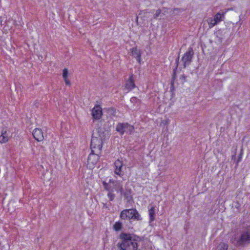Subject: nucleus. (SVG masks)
I'll return each mask as SVG.
<instances>
[{"instance_id":"7ed1b4c3","label":"nucleus","mask_w":250,"mask_h":250,"mask_svg":"<svg viewBox=\"0 0 250 250\" xmlns=\"http://www.w3.org/2000/svg\"><path fill=\"white\" fill-rule=\"evenodd\" d=\"M103 136L98 135V136L93 135L91 141V149L92 152L100 153L102 150L104 142Z\"/></svg>"},{"instance_id":"b1692460","label":"nucleus","mask_w":250,"mask_h":250,"mask_svg":"<svg viewBox=\"0 0 250 250\" xmlns=\"http://www.w3.org/2000/svg\"><path fill=\"white\" fill-rule=\"evenodd\" d=\"M225 13H226V12H225V13L223 14V15H224V14H225Z\"/></svg>"},{"instance_id":"6ab92c4d","label":"nucleus","mask_w":250,"mask_h":250,"mask_svg":"<svg viewBox=\"0 0 250 250\" xmlns=\"http://www.w3.org/2000/svg\"><path fill=\"white\" fill-rule=\"evenodd\" d=\"M122 224L121 222L118 221L115 223L113 226V228L116 231H119L122 229Z\"/></svg>"},{"instance_id":"4468645a","label":"nucleus","mask_w":250,"mask_h":250,"mask_svg":"<svg viewBox=\"0 0 250 250\" xmlns=\"http://www.w3.org/2000/svg\"><path fill=\"white\" fill-rule=\"evenodd\" d=\"M9 138V132L7 131L2 130L1 131V134L0 136V142L1 143H5L7 142Z\"/></svg>"},{"instance_id":"dca6fc26","label":"nucleus","mask_w":250,"mask_h":250,"mask_svg":"<svg viewBox=\"0 0 250 250\" xmlns=\"http://www.w3.org/2000/svg\"><path fill=\"white\" fill-rule=\"evenodd\" d=\"M68 71L67 69L65 68L63 70L62 77L64 79L65 83L66 85H70V82L68 79Z\"/></svg>"},{"instance_id":"f257e3e1","label":"nucleus","mask_w":250,"mask_h":250,"mask_svg":"<svg viewBox=\"0 0 250 250\" xmlns=\"http://www.w3.org/2000/svg\"><path fill=\"white\" fill-rule=\"evenodd\" d=\"M103 184L104 188L108 191L107 196L110 200L112 201L114 199L115 191L123 195L127 202L131 200V190L126 188L124 190L122 185L118 182L110 179L108 183L103 181Z\"/></svg>"},{"instance_id":"f8f14e48","label":"nucleus","mask_w":250,"mask_h":250,"mask_svg":"<svg viewBox=\"0 0 250 250\" xmlns=\"http://www.w3.org/2000/svg\"><path fill=\"white\" fill-rule=\"evenodd\" d=\"M135 87V85L134 81H133V76L131 75L130 76L129 79L127 81V82L125 84V88L128 91H130V90H132V89L134 88Z\"/></svg>"},{"instance_id":"4be33fe9","label":"nucleus","mask_w":250,"mask_h":250,"mask_svg":"<svg viewBox=\"0 0 250 250\" xmlns=\"http://www.w3.org/2000/svg\"><path fill=\"white\" fill-rule=\"evenodd\" d=\"M161 12L160 10H157L156 11V13L154 15V18H159V17H161L162 16L161 15Z\"/></svg>"},{"instance_id":"f3484780","label":"nucleus","mask_w":250,"mask_h":250,"mask_svg":"<svg viewBox=\"0 0 250 250\" xmlns=\"http://www.w3.org/2000/svg\"><path fill=\"white\" fill-rule=\"evenodd\" d=\"M133 131L134 127L132 125L126 123L125 132H126L128 134H132Z\"/></svg>"},{"instance_id":"f03ea898","label":"nucleus","mask_w":250,"mask_h":250,"mask_svg":"<svg viewBox=\"0 0 250 250\" xmlns=\"http://www.w3.org/2000/svg\"><path fill=\"white\" fill-rule=\"evenodd\" d=\"M120 238L121 242L117 245L120 250H137L138 237L130 233H122L120 235Z\"/></svg>"},{"instance_id":"9d476101","label":"nucleus","mask_w":250,"mask_h":250,"mask_svg":"<svg viewBox=\"0 0 250 250\" xmlns=\"http://www.w3.org/2000/svg\"><path fill=\"white\" fill-rule=\"evenodd\" d=\"M123 162L119 160H117L114 163L115 170L114 172L116 174L120 176L122 175V168L123 167Z\"/></svg>"},{"instance_id":"6e6552de","label":"nucleus","mask_w":250,"mask_h":250,"mask_svg":"<svg viewBox=\"0 0 250 250\" xmlns=\"http://www.w3.org/2000/svg\"><path fill=\"white\" fill-rule=\"evenodd\" d=\"M193 54V52L192 49H190L184 54L183 57H182V61L184 63L185 66L189 63L191 60Z\"/></svg>"},{"instance_id":"2eb2a0df","label":"nucleus","mask_w":250,"mask_h":250,"mask_svg":"<svg viewBox=\"0 0 250 250\" xmlns=\"http://www.w3.org/2000/svg\"><path fill=\"white\" fill-rule=\"evenodd\" d=\"M126 123H119L117 125L116 130L123 135L125 132Z\"/></svg>"},{"instance_id":"39448f33","label":"nucleus","mask_w":250,"mask_h":250,"mask_svg":"<svg viewBox=\"0 0 250 250\" xmlns=\"http://www.w3.org/2000/svg\"><path fill=\"white\" fill-rule=\"evenodd\" d=\"M232 239L234 244L243 245L250 242V234L248 232L237 233L233 237Z\"/></svg>"},{"instance_id":"20e7f679","label":"nucleus","mask_w":250,"mask_h":250,"mask_svg":"<svg viewBox=\"0 0 250 250\" xmlns=\"http://www.w3.org/2000/svg\"><path fill=\"white\" fill-rule=\"evenodd\" d=\"M120 217L122 219H128L133 220H141V215L136 209H128L123 210L120 214Z\"/></svg>"},{"instance_id":"ddd939ff","label":"nucleus","mask_w":250,"mask_h":250,"mask_svg":"<svg viewBox=\"0 0 250 250\" xmlns=\"http://www.w3.org/2000/svg\"><path fill=\"white\" fill-rule=\"evenodd\" d=\"M148 214L149 218V222H153L155 217V213H156V208L155 207H148Z\"/></svg>"},{"instance_id":"1a4fd4ad","label":"nucleus","mask_w":250,"mask_h":250,"mask_svg":"<svg viewBox=\"0 0 250 250\" xmlns=\"http://www.w3.org/2000/svg\"><path fill=\"white\" fill-rule=\"evenodd\" d=\"M32 134L34 138L38 141H41L43 139V132L41 129H35Z\"/></svg>"},{"instance_id":"412c9836","label":"nucleus","mask_w":250,"mask_h":250,"mask_svg":"<svg viewBox=\"0 0 250 250\" xmlns=\"http://www.w3.org/2000/svg\"><path fill=\"white\" fill-rule=\"evenodd\" d=\"M208 24H209V26L210 27H213L216 23V22H215V21H214V18L213 19H209L208 20Z\"/></svg>"},{"instance_id":"a211bd4d","label":"nucleus","mask_w":250,"mask_h":250,"mask_svg":"<svg viewBox=\"0 0 250 250\" xmlns=\"http://www.w3.org/2000/svg\"><path fill=\"white\" fill-rule=\"evenodd\" d=\"M223 17V14H221L220 13H218L215 15L214 17V21H215L216 23H217L222 20V18Z\"/></svg>"},{"instance_id":"5701e85b","label":"nucleus","mask_w":250,"mask_h":250,"mask_svg":"<svg viewBox=\"0 0 250 250\" xmlns=\"http://www.w3.org/2000/svg\"><path fill=\"white\" fill-rule=\"evenodd\" d=\"M110 110H111V111H113V112H114V110H113V109H110Z\"/></svg>"},{"instance_id":"423d86ee","label":"nucleus","mask_w":250,"mask_h":250,"mask_svg":"<svg viewBox=\"0 0 250 250\" xmlns=\"http://www.w3.org/2000/svg\"><path fill=\"white\" fill-rule=\"evenodd\" d=\"M92 152L89 155L87 159V166L89 169H93L99 159L98 154H96Z\"/></svg>"},{"instance_id":"9b49d317","label":"nucleus","mask_w":250,"mask_h":250,"mask_svg":"<svg viewBox=\"0 0 250 250\" xmlns=\"http://www.w3.org/2000/svg\"><path fill=\"white\" fill-rule=\"evenodd\" d=\"M131 53L132 55L136 59L137 62L141 63V51L140 49H139L137 48H132L131 49Z\"/></svg>"},{"instance_id":"aec40b11","label":"nucleus","mask_w":250,"mask_h":250,"mask_svg":"<svg viewBox=\"0 0 250 250\" xmlns=\"http://www.w3.org/2000/svg\"><path fill=\"white\" fill-rule=\"evenodd\" d=\"M228 245L225 243H220L217 247L216 250H227Z\"/></svg>"},{"instance_id":"0eeeda50","label":"nucleus","mask_w":250,"mask_h":250,"mask_svg":"<svg viewBox=\"0 0 250 250\" xmlns=\"http://www.w3.org/2000/svg\"><path fill=\"white\" fill-rule=\"evenodd\" d=\"M103 114L102 107L99 105H95L92 110V115L94 119H100Z\"/></svg>"}]
</instances>
